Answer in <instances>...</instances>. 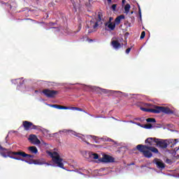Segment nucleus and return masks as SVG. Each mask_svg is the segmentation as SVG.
I'll return each mask as SVG.
<instances>
[{"instance_id": "f3484780", "label": "nucleus", "mask_w": 179, "mask_h": 179, "mask_svg": "<svg viewBox=\"0 0 179 179\" xmlns=\"http://www.w3.org/2000/svg\"><path fill=\"white\" fill-rule=\"evenodd\" d=\"M50 107H53L54 108H57V110H69V108L67 106H63L57 105V104L50 105Z\"/></svg>"}, {"instance_id": "393cba45", "label": "nucleus", "mask_w": 179, "mask_h": 179, "mask_svg": "<svg viewBox=\"0 0 179 179\" xmlns=\"http://www.w3.org/2000/svg\"><path fill=\"white\" fill-rule=\"evenodd\" d=\"M145 36H146V32L143 31L140 36L141 40H143V38H145Z\"/></svg>"}, {"instance_id": "72a5a7b5", "label": "nucleus", "mask_w": 179, "mask_h": 179, "mask_svg": "<svg viewBox=\"0 0 179 179\" xmlns=\"http://www.w3.org/2000/svg\"><path fill=\"white\" fill-rule=\"evenodd\" d=\"M90 136L91 138H92V139H94V141H96V136Z\"/></svg>"}, {"instance_id": "39448f33", "label": "nucleus", "mask_w": 179, "mask_h": 179, "mask_svg": "<svg viewBox=\"0 0 179 179\" xmlns=\"http://www.w3.org/2000/svg\"><path fill=\"white\" fill-rule=\"evenodd\" d=\"M146 147H148V145L138 144L136 146V149L137 150H138V152L143 153L144 157H147V159H150V157L153 156V154L152 153V152H150V150H148Z\"/></svg>"}, {"instance_id": "f03ea898", "label": "nucleus", "mask_w": 179, "mask_h": 179, "mask_svg": "<svg viewBox=\"0 0 179 179\" xmlns=\"http://www.w3.org/2000/svg\"><path fill=\"white\" fill-rule=\"evenodd\" d=\"M15 153H17V152H12L6 148H3L0 145V155L2 156V157H10V159H14V160H22V162H24V159L20 158V157H14L16 156Z\"/></svg>"}, {"instance_id": "20e7f679", "label": "nucleus", "mask_w": 179, "mask_h": 179, "mask_svg": "<svg viewBox=\"0 0 179 179\" xmlns=\"http://www.w3.org/2000/svg\"><path fill=\"white\" fill-rule=\"evenodd\" d=\"M103 19V13L101 11L98 12V20L96 21V19H92L87 24V27L88 29H97L99 27V22H101Z\"/></svg>"}, {"instance_id": "423d86ee", "label": "nucleus", "mask_w": 179, "mask_h": 179, "mask_svg": "<svg viewBox=\"0 0 179 179\" xmlns=\"http://www.w3.org/2000/svg\"><path fill=\"white\" fill-rule=\"evenodd\" d=\"M22 126L25 131H30L31 129H38V126L34 125L33 122L29 121H23Z\"/></svg>"}, {"instance_id": "ea45409f", "label": "nucleus", "mask_w": 179, "mask_h": 179, "mask_svg": "<svg viewBox=\"0 0 179 179\" xmlns=\"http://www.w3.org/2000/svg\"><path fill=\"white\" fill-rule=\"evenodd\" d=\"M73 8H76V6H75V4H74V3H73Z\"/></svg>"}, {"instance_id": "c03bdc74", "label": "nucleus", "mask_w": 179, "mask_h": 179, "mask_svg": "<svg viewBox=\"0 0 179 179\" xmlns=\"http://www.w3.org/2000/svg\"><path fill=\"white\" fill-rule=\"evenodd\" d=\"M83 141H84V142H85V139H83Z\"/></svg>"}, {"instance_id": "7ed1b4c3", "label": "nucleus", "mask_w": 179, "mask_h": 179, "mask_svg": "<svg viewBox=\"0 0 179 179\" xmlns=\"http://www.w3.org/2000/svg\"><path fill=\"white\" fill-rule=\"evenodd\" d=\"M48 155H49V156L52 157V160L55 164H57L58 167H60V169H65V168L64 167V163H62L64 159L61 158L58 152H51L49 151L48 152Z\"/></svg>"}, {"instance_id": "c85d7f7f", "label": "nucleus", "mask_w": 179, "mask_h": 179, "mask_svg": "<svg viewBox=\"0 0 179 179\" xmlns=\"http://www.w3.org/2000/svg\"><path fill=\"white\" fill-rule=\"evenodd\" d=\"M112 10L115 11V9H117V4H113L111 6Z\"/></svg>"}, {"instance_id": "9d476101", "label": "nucleus", "mask_w": 179, "mask_h": 179, "mask_svg": "<svg viewBox=\"0 0 179 179\" xmlns=\"http://www.w3.org/2000/svg\"><path fill=\"white\" fill-rule=\"evenodd\" d=\"M84 157L88 159H94V160H97V159H99V154L90 151H86L84 154Z\"/></svg>"}, {"instance_id": "4c0bfd02", "label": "nucleus", "mask_w": 179, "mask_h": 179, "mask_svg": "<svg viewBox=\"0 0 179 179\" xmlns=\"http://www.w3.org/2000/svg\"><path fill=\"white\" fill-rule=\"evenodd\" d=\"M108 3H111V0H107Z\"/></svg>"}, {"instance_id": "58836bf2", "label": "nucleus", "mask_w": 179, "mask_h": 179, "mask_svg": "<svg viewBox=\"0 0 179 179\" xmlns=\"http://www.w3.org/2000/svg\"><path fill=\"white\" fill-rule=\"evenodd\" d=\"M125 2V0H122V3H124Z\"/></svg>"}, {"instance_id": "79ce46f5", "label": "nucleus", "mask_w": 179, "mask_h": 179, "mask_svg": "<svg viewBox=\"0 0 179 179\" xmlns=\"http://www.w3.org/2000/svg\"><path fill=\"white\" fill-rule=\"evenodd\" d=\"M138 125H141V123H138Z\"/></svg>"}, {"instance_id": "0eeeda50", "label": "nucleus", "mask_w": 179, "mask_h": 179, "mask_svg": "<svg viewBox=\"0 0 179 179\" xmlns=\"http://www.w3.org/2000/svg\"><path fill=\"white\" fill-rule=\"evenodd\" d=\"M173 142H174V140H159V138H157V146H159V148H162V149H166L167 148L168 145H170V143H173Z\"/></svg>"}, {"instance_id": "2f4dec72", "label": "nucleus", "mask_w": 179, "mask_h": 179, "mask_svg": "<svg viewBox=\"0 0 179 179\" xmlns=\"http://www.w3.org/2000/svg\"><path fill=\"white\" fill-rule=\"evenodd\" d=\"M138 13L140 15V17H142V13L141 12V7H138Z\"/></svg>"}, {"instance_id": "f8f14e48", "label": "nucleus", "mask_w": 179, "mask_h": 179, "mask_svg": "<svg viewBox=\"0 0 179 179\" xmlns=\"http://www.w3.org/2000/svg\"><path fill=\"white\" fill-rule=\"evenodd\" d=\"M28 139L32 145H40V143H41V141H39L37 136L34 134H30Z\"/></svg>"}, {"instance_id": "a211bd4d", "label": "nucleus", "mask_w": 179, "mask_h": 179, "mask_svg": "<svg viewBox=\"0 0 179 179\" xmlns=\"http://www.w3.org/2000/svg\"><path fill=\"white\" fill-rule=\"evenodd\" d=\"M92 90L94 92H101L102 93H108V90H106V89H101L99 87H92Z\"/></svg>"}, {"instance_id": "f704fd0d", "label": "nucleus", "mask_w": 179, "mask_h": 179, "mask_svg": "<svg viewBox=\"0 0 179 179\" xmlns=\"http://www.w3.org/2000/svg\"><path fill=\"white\" fill-rule=\"evenodd\" d=\"M113 17H109V21L113 22Z\"/></svg>"}, {"instance_id": "473e14b6", "label": "nucleus", "mask_w": 179, "mask_h": 179, "mask_svg": "<svg viewBox=\"0 0 179 179\" xmlns=\"http://www.w3.org/2000/svg\"><path fill=\"white\" fill-rule=\"evenodd\" d=\"M174 141L175 143H173V146H174L177 143V142H178V139H175Z\"/></svg>"}, {"instance_id": "6e6552de", "label": "nucleus", "mask_w": 179, "mask_h": 179, "mask_svg": "<svg viewBox=\"0 0 179 179\" xmlns=\"http://www.w3.org/2000/svg\"><path fill=\"white\" fill-rule=\"evenodd\" d=\"M42 93L48 99H54L58 94V91L52 90L50 89H45L42 91Z\"/></svg>"}, {"instance_id": "b1692460", "label": "nucleus", "mask_w": 179, "mask_h": 179, "mask_svg": "<svg viewBox=\"0 0 179 179\" xmlns=\"http://www.w3.org/2000/svg\"><path fill=\"white\" fill-rule=\"evenodd\" d=\"M60 132H63L64 134H68V133L71 132L72 134V135H75V131H73L72 130L63 129Z\"/></svg>"}, {"instance_id": "37998d69", "label": "nucleus", "mask_w": 179, "mask_h": 179, "mask_svg": "<svg viewBox=\"0 0 179 179\" xmlns=\"http://www.w3.org/2000/svg\"><path fill=\"white\" fill-rule=\"evenodd\" d=\"M8 138V136L6 137V139Z\"/></svg>"}, {"instance_id": "f257e3e1", "label": "nucleus", "mask_w": 179, "mask_h": 179, "mask_svg": "<svg viewBox=\"0 0 179 179\" xmlns=\"http://www.w3.org/2000/svg\"><path fill=\"white\" fill-rule=\"evenodd\" d=\"M141 110L145 111V113H152L153 114H160V113H164L168 115L174 114V111L170 108L164 106H155L154 108H141Z\"/></svg>"}, {"instance_id": "1a4fd4ad", "label": "nucleus", "mask_w": 179, "mask_h": 179, "mask_svg": "<svg viewBox=\"0 0 179 179\" xmlns=\"http://www.w3.org/2000/svg\"><path fill=\"white\" fill-rule=\"evenodd\" d=\"M99 162L101 163H114L115 158L108 155H103L101 158L99 159Z\"/></svg>"}, {"instance_id": "dca6fc26", "label": "nucleus", "mask_w": 179, "mask_h": 179, "mask_svg": "<svg viewBox=\"0 0 179 179\" xmlns=\"http://www.w3.org/2000/svg\"><path fill=\"white\" fill-rule=\"evenodd\" d=\"M25 162L28 163V164H38L39 166L43 164V162L40 161V159H32L31 161L25 160Z\"/></svg>"}, {"instance_id": "ddd939ff", "label": "nucleus", "mask_w": 179, "mask_h": 179, "mask_svg": "<svg viewBox=\"0 0 179 179\" xmlns=\"http://www.w3.org/2000/svg\"><path fill=\"white\" fill-rule=\"evenodd\" d=\"M14 155H15L16 156H21V157H27V159H33L34 157V155L27 154L23 151H18L17 152H14Z\"/></svg>"}, {"instance_id": "a878e982", "label": "nucleus", "mask_w": 179, "mask_h": 179, "mask_svg": "<svg viewBox=\"0 0 179 179\" xmlns=\"http://www.w3.org/2000/svg\"><path fill=\"white\" fill-rule=\"evenodd\" d=\"M147 122H156V119L155 118H148L146 119Z\"/></svg>"}, {"instance_id": "4468645a", "label": "nucleus", "mask_w": 179, "mask_h": 179, "mask_svg": "<svg viewBox=\"0 0 179 179\" xmlns=\"http://www.w3.org/2000/svg\"><path fill=\"white\" fill-rule=\"evenodd\" d=\"M145 143H148L147 146H155L157 143V138H148L145 141Z\"/></svg>"}, {"instance_id": "c9c22d12", "label": "nucleus", "mask_w": 179, "mask_h": 179, "mask_svg": "<svg viewBox=\"0 0 179 179\" xmlns=\"http://www.w3.org/2000/svg\"><path fill=\"white\" fill-rule=\"evenodd\" d=\"M175 150L176 152H178V150H179V146L178 148H175Z\"/></svg>"}, {"instance_id": "c756f323", "label": "nucleus", "mask_w": 179, "mask_h": 179, "mask_svg": "<svg viewBox=\"0 0 179 179\" xmlns=\"http://www.w3.org/2000/svg\"><path fill=\"white\" fill-rule=\"evenodd\" d=\"M131 50H132V48H128L126 50V54H129V52H131Z\"/></svg>"}, {"instance_id": "bb28decb", "label": "nucleus", "mask_w": 179, "mask_h": 179, "mask_svg": "<svg viewBox=\"0 0 179 179\" xmlns=\"http://www.w3.org/2000/svg\"><path fill=\"white\" fill-rule=\"evenodd\" d=\"M71 110H76L77 111H83V109L78 107H71Z\"/></svg>"}, {"instance_id": "e433bc0d", "label": "nucleus", "mask_w": 179, "mask_h": 179, "mask_svg": "<svg viewBox=\"0 0 179 179\" xmlns=\"http://www.w3.org/2000/svg\"><path fill=\"white\" fill-rule=\"evenodd\" d=\"M50 26H54V24H55V23H54V22H50Z\"/></svg>"}, {"instance_id": "4be33fe9", "label": "nucleus", "mask_w": 179, "mask_h": 179, "mask_svg": "<svg viewBox=\"0 0 179 179\" xmlns=\"http://www.w3.org/2000/svg\"><path fill=\"white\" fill-rule=\"evenodd\" d=\"M106 27H108V29H109V30L113 31V30L115 29V22L108 24V25H106Z\"/></svg>"}, {"instance_id": "5701e85b", "label": "nucleus", "mask_w": 179, "mask_h": 179, "mask_svg": "<svg viewBox=\"0 0 179 179\" xmlns=\"http://www.w3.org/2000/svg\"><path fill=\"white\" fill-rule=\"evenodd\" d=\"M129 9H131V5L129 3L126 4L124 6V12L125 13H129Z\"/></svg>"}, {"instance_id": "6ab92c4d", "label": "nucleus", "mask_w": 179, "mask_h": 179, "mask_svg": "<svg viewBox=\"0 0 179 179\" xmlns=\"http://www.w3.org/2000/svg\"><path fill=\"white\" fill-rule=\"evenodd\" d=\"M122 19H125V16H124V15H120L117 16L115 20V24H120V23H121V20H122Z\"/></svg>"}, {"instance_id": "7c9ffc66", "label": "nucleus", "mask_w": 179, "mask_h": 179, "mask_svg": "<svg viewBox=\"0 0 179 179\" xmlns=\"http://www.w3.org/2000/svg\"><path fill=\"white\" fill-rule=\"evenodd\" d=\"M110 23H114V22H112V21H110V20H108L107 22H106V23H105L106 27H107V25H108V24H110Z\"/></svg>"}, {"instance_id": "a19ab883", "label": "nucleus", "mask_w": 179, "mask_h": 179, "mask_svg": "<svg viewBox=\"0 0 179 179\" xmlns=\"http://www.w3.org/2000/svg\"><path fill=\"white\" fill-rule=\"evenodd\" d=\"M86 143H87V145H90V143H87V142H86Z\"/></svg>"}, {"instance_id": "412c9836", "label": "nucleus", "mask_w": 179, "mask_h": 179, "mask_svg": "<svg viewBox=\"0 0 179 179\" xmlns=\"http://www.w3.org/2000/svg\"><path fill=\"white\" fill-rule=\"evenodd\" d=\"M147 148V150H150V152H152V153H159V150L153 146H149L145 147Z\"/></svg>"}, {"instance_id": "2eb2a0df", "label": "nucleus", "mask_w": 179, "mask_h": 179, "mask_svg": "<svg viewBox=\"0 0 179 179\" xmlns=\"http://www.w3.org/2000/svg\"><path fill=\"white\" fill-rule=\"evenodd\" d=\"M111 45L115 48V50H120L121 48V43L118 41H112Z\"/></svg>"}, {"instance_id": "9b49d317", "label": "nucleus", "mask_w": 179, "mask_h": 179, "mask_svg": "<svg viewBox=\"0 0 179 179\" xmlns=\"http://www.w3.org/2000/svg\"><path fill=\"white\" fill-rule=\"evenodd\" d=\"M153 163L156 164L157 167L159 170H164V169H166V164H164V162H163L162 159L155 158L153 161Z\"/></svg>"}, {"instance_id": "aec40b11", "label": "nucleus", "mask_w": 179, "mask_h": 179, "mask_svg": "<svg viewBox=\"0 0 179 179\" xmlns=\"http://www.w3.org/2000/svg\"><path fill=\"white\" fill-rule=\"evenodd\" d=\"M28 150H29V152H31V153H34V155H37V153H38V150H37V147H36V146L29 147Z\"/></svg>"}, {"instance_id": "cd10ccee", "label": "nucleus", "mask_w": 179, "mask_h": 179, "mask_svg": "<svg viewBox=\"0 0 179 179\" xmlns=\"http://www.w3.org/2000/svg\"><path fill=\"white\" fill-rule=\"evenodd\" d=\"M145 128H146L147 129H150L153 128V126L151 124H148L145 126Z\"/></svg>"}]
</instances>
